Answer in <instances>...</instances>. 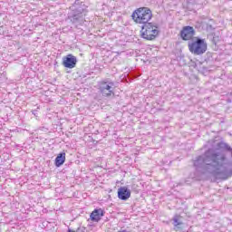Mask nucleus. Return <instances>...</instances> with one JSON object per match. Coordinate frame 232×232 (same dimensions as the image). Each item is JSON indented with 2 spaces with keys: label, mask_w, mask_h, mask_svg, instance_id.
I'll return each mask as SVG.
<instances>
[{
  "label": "nucleus",
  "mask_w": 232,
  "mask_h": 232,
  "mask_svg": "<svg viewBox=\"0 0 232 232\" xmlns=\"http://www.w3.org/2000/svg\"><path fill=\"white\" fill-rule=\"evenodd\" d=\"M64 162H66V152H61L56 156L54 160V166L56 168H61Z\"/></svg>",
  "instance_id": "obj_10"
},
{
  "label": "nucleus",
  "mask_w": 232,
  "mask_h": 232,
  "mask_svg": "<svg viewBox=\"0 0 232 232\" xmlns=\"http://www.w3.org/2000/svg\"><path fill=\"white\" fill-rule=\"evenodd\" d=\"M63 66L64 68H69L72 70L77 66V57L73 56V54H67L63 57Z\"/></svg>",
  "instance_id": "obj_7"
},
{
  "label": "nucleus",
  "mask_w": 232,
  "mask_h": 232,
  "mask_svg": "<svg viewBox=\"0 0 232 232\" xmlns=\"http://www.w3.org/2000/svg\"><path fill=\"white\" fill-rule=\"evenodd\" d=\"M132 20L136 24H147L153 18V13L150 7H139L131 14Z\"/></svg>",
  "instance_id": "obj_1"
},
{
  "label": "nucleus",
  "mask_w": 232,
  "mask_h": 232,
  "mask_svg": "<svg viewBox=\"0 0 232 232\" xmlns=\"http://www.w3.org/2000/svg\"><path fill=\"white\" fill-rule=\"evenodd\" d=\"M227 102H231V99H227Z\"/></svg>",
  "instance_id": "obj_16"
},
{
  "label": "nucleus",
  "mask_w": 232,
  "mask_h": 232,
  "mask_svg": "<svg viewBox=\"0 0 232 232\" xmlns=\"http://www.w3.org/2000/svg\"><path fill=\"white\" fill-rule=\"evenodd\" d=\"M75 232H86V227H80L76 229Z\"/></svg>",
  "instance_id": "obj_15"
},
{
  "label": "nucleus",
  "mask_w": 232,
  "mask_h": 232,
  "mask_svg": "<svg viewBox=\"0 0 232 232\" xmlns=\"http://www.w3.org/2000/svg\"><path fill=\"white\" fill-rule=\"evenodd\" d=\"M189 1H191V0H187V3H188V5H187V10H188V12H193V7H191V2H189Z\"/></svg>",
  "instance_id": "obj_13"
},
{
  "label": "nucleus",
  "mask_w": 232,
  "mask_h": 232,
  "mask_svg": "<svg viewBox=\"0 0 232 232\" xmlns=\"http://www.w3.org/2000/svg\"><path fill=\"white\" fill-rule=\"evenodd\" d=\"M173 226L175 227H179V226H182V221L179 220V215L174 216V218H173Z\"/></svg>",
  "instance_id": "obj_11"
},
{
  "label": "nucleus",
  "mask_w": 232,
  "mask_h": 232,
  "mask_svg": "<svg viewBox=\"0 0 232 232\" xmlns=\"http://www.w3.org/2000/svg\"><path fill=\"white\" fill-rule=\"evenodd\" d=\"M230 95H232V92L230 93Z\"/></svg>",
  "instance_id": "obj_19"
},
{
  "label": "nucleus",
  "mask_w": 232,
  "mask_h": 232,
  "mask_svg": "<svg viewBox=\"0 0 232 232\" xmlns=\"http://www.w3.org/2000/svg\"><path fill=\"white\" fill-rule=\"evenodd\" d=\"M98 90L102 93V97H115V82H111L110 79H105L98 82Z\"/></svg>",
  "instance_id": "obj_5"
},
{
  "label": "nucleus",
  "mask_w": 232,
  "mask_h": 232,
  "mask_svg": "<svg viewBox=\"0 0 232 232\" xmlns=\"http://www.w3.org/2000/svg\"><path fill=\"white\" fill-rule=\"evenodd\" d=\"M218 41H220V37L219 36H213V38H212V44L217 45L218 44Z\"/></svg>",
  "instance_id": "obj_12"
},
{
  "label": "nucleus",
  "mask_w": 232,
  "mask_h": 232,
  "mask_svg": "<svg viewBox=\"0 0 232 232\" xmlns=\"http://www.w3.org/2000/svg\"><path fill=\"white\" fill-rule=\"evenodd\" d=\"M188 50L193 55H204L208 52V43L204 38L197 37L188 43Z\"/></svg>",
  "instance_id": "obj_3"
},
{
  "label": "nucleus",
  "mask_w": 232,
  "mask_h": 232,
  "mask_svg": "<svg viewBox=\"0 0 232 232\" xmlns=\"http://www.w3.org/2000/svg\"><path fill=\"white\" fill-rule=\"evenodd\" d=\"M72 6H82L84 8V5H81V1L79 0H76Z\"/></svg>",
  "instance_id": "obj_14"
},
{
  "label": "nucleus",
  "mask_w": 232,
  "mask_h": 232,
  "mask_svg": "<svg viewBox=\"0 0 232 232\" xmlns=\"http://www.w3.org/2000/svg\"><path fill=\"white\" fill-rule=\"evenodd\" d=\"M195 35V29L193 26L187 25L180 31V37L183 41H191Z\"/></svg>",
  "instance_id": "obj_6"
},
{
  "label": "nucleus",
  "mask_w": 232,
  "mask_h": 232,
  "mask_svg": "<svg viewBox=\"0 0 232 232\" xmlns=\"http://www.w3.org/2000/svg\"><path fill=\"white\" fill-rule=\"evenodd\" d=\"M105 213L102 208H96L91 213V220L92 222H99Z\"/></svg>",
  "instance_id": "obj_9"
},
{
  "label": "nucleus",
  "mask_w": 232,
  "mask_h": 232,
  "mask_svg": "<svg viewBox=\"0 0 232 232\" xmlns=\"http://www.w3.org/2000/svg\"><path fill=\"white\" fill-rule=\"evenodd\" d=\"M33 115H35V111H32Z\"/></svg>",
  "instance_id": "obj_17"
},
{
  "label": "nucleus",
  "mask_w": 232,
  "mask_h": 232,
  "mask_svg": "<svg viewBox=\"0 0 232 232\" xmlns=\"http://www.w3.org/2000/svg\"><path fill=\"white\" fill-rule=\"evenodd\" d=\"M140 34L142 39H146V41H153L160 32L159 31V26L149 22L141 25Z\"/></svg>",
  "instance_id": "obj_4"
},
{
  "label": "nucleus",
  "mask_w": 232,
  "mask_h": 232,
  "mask_svg": "<svg viewBox=\"0 0 232 232\" xmlns=\"http://www.w3.org/2000/svg\"><path fill=\"white\" fill-rule=\"evenodd\" d=\"M33 115H35V111H32Z\"/></svg>",
  "instance_id": "obj_18"
},
{
  "label": "nucleus",
  "mask_w": 232,
  "mask_h": 232,
  "mask_svg": "<svg viewBox=\"0 0 232 232\" xmlns=\"http://www.w3.org/2000/svg\"><path fill=\"white\" fill-rule=\"evenodd\" d=\"M72 12L68 14L69 21L76 26L84 24V17L88 11L82 6L74 5L71 7Z\"/></svg>",
  "instance_id": "obj_2"
},
{
  "label": "nucleus",
  "mask_w": 232,
  "mask_h": 232,
  "mask_svg": "<svg viewBox=\"0 0 232 232\" xmlns=\"http://www.w3.org/2000/svg\"><path fill=\"white\" fill-rule=\"evenodd\" d=\"M131 197V190L128 187H121L118 188V198L120 200H128Z\"/></svg>",
  "instance_id": "obj_8"
}]
</instances>
